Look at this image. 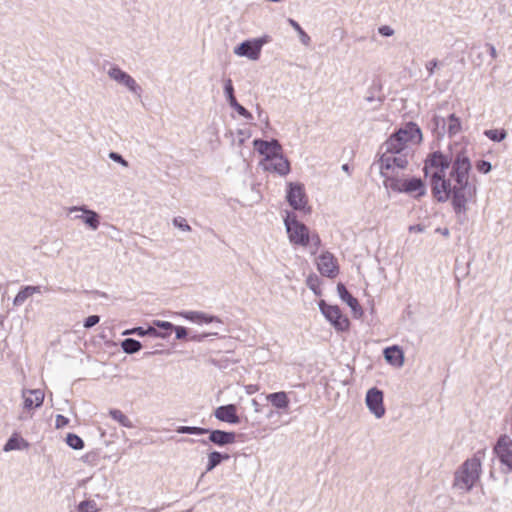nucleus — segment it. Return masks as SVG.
Here are the masks:
<instances>
[{
  "label": "nucleus",
  "instance_id": "f257e3e1",
  "mask_svg": "<svg viewBox=\"0 0 512 512\" xmlns=\"http://www.w3.org/2000/svg\"><path fill=\"white\" fill-rule=\"evenodd\" d=\"M470 161L458 155L451 165V159L441 152L429 154L424 162L425 176L430 179L433 198L440 203L451 198L456 213L466 211L468 201L476 194V188L469 183Z\"/></svg>",
  "mask_w": 512,
  "mask_h": 512
},
{
  "label": "nucleus",
  "instance_id": "f03ea898",
  "mask_svg": "<svg viewBox=\"0 0 512 512\" xmlns=\"http://www.w3.org/2000/svg\"><path fill=\"white\" fill-rule=\"evenodd\" d=\"M422 132L417 124L408 123L392 134L384 143L389 151L402 153L403 151L420 144Z\"/></svg>",
  "mask_w": 512,
  "mask_h": 512
},
{
  "label": "nucleus",
  "instance_id": "7ed1b4c3",
  "mask_svg": "<svg viewBox=\"0 0 512 512\" xmlns=\"http://www.w3.org/2000/svg\"><path fill=\"white\" fill-rule=\"evenodd\" d=\"M285 226L291 243L301 246H310L312 253H316L321 245V240L317 234H309L308 228L296 220L295 216L287 215Z\"/></svg>",
  "mask_w": 512,
  "mask_h": 512
},
{
  "label": "nucleus",
  "instance_id": "20e7f679",
  "mask_svg": "<svg viewBox=\"0 0 512 512\" xmlns=\"http://www.w3.org/2000/svg\"><path fill=\"white\" fill-rule=\"evenodd\" d=\"M484 452H477L471 459L464 462L456 475L455 486L463 490H470L478 480L481 471V459Z\"/></svg>",
  "mask_w": 512,
  "mask_h": 512
},
{
  "label": "nucleus",
  "instance_id": "39448f33",
  "mask_svg": "<svg viewBox=\"0 0 512 512\" xmlns=\"http://www.w3.org/2000/svg\"><path fill=\"white\" fill-rule=\"evenodd\" d=\"M319 308L337 331L346 332L350 329V320L343 314L339 306L326 304L322 300L319 303Z\"/></svg>",
  "mask_w": 512,
  "mask_h": 512
},
{
  "label": "nucleus",
  "instance_id": "423d86ee",
  "mask_svg": "<svg viewBox=\"0 0 512 512\" xmlns=\"http://www.w3.org/2000/svg\"><path fill=\"white\" fill-rule=\"evenodd\" d=\"M390 188L394 191L405 192L420 197L425 194V186L420 178L388 179Z\"/></svg>",
  "mask_w": 512,
  "mask_h": 512
},
{
  "label": "nucleus",
  "instance_id": "0eeeda50",
  "mask_svg": "<svg viewBox=\"0 0 512 512\" xmlns=\"http://www.w3.org/2000/svg\"><path fill=\"white\" fill-rule=\"evenodd\" d=\"M287 201L295 210L302 211L303 213H309L311 210L308 206V200L304 187L300 184H289V189L287 191Z\"/></svg>",
  "mask_w": 512,
  "mask_h": 512
},
{
  "label": "nucleus",
  "instance_id": "6e6552de",
  "mask_svg": "<svg viewBox=\"0 0 512 512\" xmlns=\"http://www.w3.org/2000/svg\"><path fill=\"white\" fill-rule=\"evenodd\" d=\"M494 452L502 464L512 469V440L507 435L498 439Z\"/></svg>",
  "mask_w": 512,
  "mask_h": 512
},
{
  "label": "nucleus",
  "instance_id": "1a4fd4ad",
  "mask_svg": "<svg viewBox=\"0 0 512 512\" xmlns=\"http://www.w3.org/2000/svg\"><path fill=\"white\" fill-rule=\"evenodd\" d=\"M253 145L259 154L263 156L261 162H267L268 159L271 160L278 154L282 153V147L276 140L264 141L257 139L254 140Z\"/></svg>",
  "mask_w": 512,
  "mask_h": 512
},
{
  "label": "nucleus",
  "instance_id": "9d476101",
  "mask_svg": "<svg viewBox=\"0 0 512 512\" xmlns=\"http://www.w3.org/2000/svg\"><path fill=\"white\" fill-rule=\"evenodd\" d=\"M317 268L323 276L327 277H335L339 272L337 260L329 252H325L318 257Z\"/></svg>",
  "mask_w": 512,
  "mask_h": 512
},
{
  "label": "nucleus",
  "instance_id": "9b49d317",
  "mask_svg": "<svg viewBox=\"0 0 512 512\" xmlns=\"http://www.w3.org/2000/svg\"><path fill=\"white\" fill-rule=\"evenodd\" d=\"M366 404L377 418H381L385 414V407L383 404V393L377 388H372L367 392Z\"/></svg>",
  "mask_w": 512,
  "mask_h": 512
},
{
  "label": "nucleus",
  "instance_id": "f8f14e48",
  "mask_svg": "<svg viewBox=\"0 0 512 512\" xmlns=\"http://www.w3.org/2000/svg\"><path fill=\"white\" fill-rule=\"evenodd\" d=\"M263 43L262 40L245 41L235 49V53L239 56H246L249 59L257 60Z\"/></svg>",
  "mask_w": 512,
  "mask_h": 512
},
{
  "label": "nucleus",
  "instance_id": "ddd939ff",
  "mask_svg": "<svg viewBox=\"0 0 512 512\" xmlns=\"http://www.w3.org/2000/svg\"><path fill=\"white\" fill-rule=\"evenodd\" d=\"M337 291L339 297L351 308L354 318H361L363 316V309L358 300L353 297L346 289L343 283H338Z\"/></svg>",
  "mask_w": 512,
  "mask_h": 512
},
{
  "label": "nucleus",
  "instance_id": "4468645a",
  "mask_svg": "<svg viewBox=\"0 0 512 512\" xmlns=\"http://www.w3.org/2000/svg\"><path fill=\"white\" fill-rule=\"evenodd\" d=\"M263 168L267 171L276 172L280 175H286L290 171V164L283 154L280 153L267 162H261Z\"/></svg>",
  "mask_w": 512,
  "mask_h": 512
},
{
  "label": "nucleus",
  "instance_id": "2eb2a0df",
  "mask_svg": "<svg viewBox=\"0 0 512 512\" xmlns=\"http://www.w3.org/2000/svg\"><path fill=\"white\" fill-rule=\"evenodd\" d=\"M214 416L222 422L238 424L240 418L237 414V407L234 404L224 405L216 408Z\"/></svg>",
  "mask_w": 512,
  "mask_h": 512
},
{
  "label": "nucleus",
  "instance_id": "dca6fc26",
  "mask_svg": "<svg viewBox=\"0 0 512 512\" xmlns=\"http://www.w3.org/2000/svg\"><path fill=\"white\" fill-rule=\"evenodd\" d=\"M22 396L26 409L37 408L41 406L44 401V392L40 389L25 390Z\"/></svg>",
  "mask_w": 512,
  "mask_h": 512
},
{
  "label": "nucleus",
  "instance_id": "f3484780",
  "mask_svg": "<svg viewBox=\"0 0 512 512\" xmlns=\"http://www.w3.org/2000/svg\"><path fill=\"white\" fill-rule=\"evenodd\" d=\"M384 357L385 360L393 366L401 367L404 364V353L397 345L387 347L384 350Z\"/></svg>",
  "mask_w": 512,
  "mask_h": 512
},
{
  "label": "nucleus",
  "instance_id": "a211bd4d",
  "mask_svg": "<svg viewBox=\"0 0 512 512\" xmlns=\"http://www.w3.org/2000/svg\"><path fill=\"white\" fill-rule=\"evenodd\" d=\"M209 433V440L219 446L232 444L236 441V434L234 432L213 430Z\"/></svg>",
  "mask_w": 512,
  "mask_h": 512
},
{
  "label": "nucleus",
  "instance_id": "6ab92c4d",
  "mask_svg": "<svg viewBox=\"0 0 512 512\" xmlns=\"http://www.w3.org/2000/svg\"><path fill=\"white\" fill-rule=\"evenodd\" d=\"M395 154L399 152L389 151L385 148V152L382 154L379 160L381 174L385 177L388 176L389 171L395 168Z\"/></svg>",
  "mask_w": 512,
  "mask_h": 512
},
{
  "label": "nucleus",
  "instance_id": "aec40b11",
  "mask_svg": "<svg viewBox=\"0 0 512 512\" xmlns=\"http://www.w3.org/2000/svg\"><path fill=\"white\" fill-rule=\"evenodd\" d=\"M266 400L276 409L286 410L290 404L288 394L285 391L270 393L266 396Z\"/></svg>",
  "mask_w": 512,
  "mask_h": 512
},
{
  "label": "nucleus",
  "instance_id": "412c9836",
  "mask_svg": "<svg viewBox=\"0 0 512 512\" xmlns=\"http://www.w3.org/2000/svg\"><path fill=\"white\" fill-rule=\"evenodd\" d=\"M178 315L195 323H212L214 321H219L215 316H210L196 311L180 312Z\"/></svg>",
  "mask_w": 512,
  "mask_h": 512
},
{
  "label": "nucleus",
  "instance_id": "4be33fe9",
  "mask_svg": "<svg viewBox=\"0 0 512 512\" xmlns=\"http://www.w3.org/2000/svg\"><path fill=\"white\" fill-rule=\"evenodd\" d=\"M109 75L114 80L125 84L129 89L135 90V87H136L135 80L131 76H129L128 74L123 72L121 69L111 68L109 70Z\"/></svg>",
  "mask_w": 512,
  "mask_h": 512
},
{
  "label": "nucleus",
  "instance_id": "5701e85b",
  "mask_svg": "<svg viewBox=\"0 0 512 512\" xmlns=\"http://www.w3.org/2000/svg\"><path fill=\"white\" fill-rule=\"evenodd\" d=\"M29 444L19 434L14 433L4 446V451L21 450L28 448Z\"/></svg>",
  "mask_w": 512,
  "mask_h": 512
},
{
  "label": "nucleus",
  "instance_id": "b1692460",
  "mask_svg": "<svg viewBox=\"0 0 512 512\" xmlns=\"http://www.w3.org/2000/svg\"><path fill=\"white\" fill-rule=\"evenodd\" d=\"M40 286H25L22 288L14 298V305L23 304L27 298L31 297L35 293H40Z\"/></svg>",
  "mask_w": 512,
  "mask_h": 512
},
{
  "label": "nucleus",
  "instance_id": "393cba45",
  "mask_svg": "<svg viewBox=\"0 0 512 512\" xmlns=\"http://www.w3.org/2000/svg\"><path fill=\"white\" fill-rule=\"evenodd\" d=\"M228 458H229V455H227V454L222 455L217 451L211 452L208 455V464H207L206 470L207 471L213 470L217 465L220 464V462L223 459H228Z\"/></svg>",
  "mask_w": 512,
  "mask_h": 512
},
{
  "label": "nucleus",
  "instance_id": "a878e982",
  "mask_svg": "<svg viewBox=\"0 0 512 512\" xmlns=\"http://www.w3.org/2000/svg\"><path fill=\"white\" fill-rule=\"evenodd\" d=\"M110 416L124 427L131 428L133 426L130 419L121 410H110Z\"/></svg>",
  "mask_w": 512,
  "mask_h": 512
},
{
  "label": "nucleus",
  "instance_id": "bb28decb",
  "mask_svg": "<svg viewBox=\"0 0 512 512\" xmlns=\"http://www.w3.org/2000/svg\"><path fill=\"white\" fill-rule=\"evenodd\" d=\"M141 344L139 341L137 340H134V339H131V338H128V339H125L123 342H122V348L123 350L126 352V353H135V352H138L140 349H141Z\"/></svg>",
  "mask_w": 512,
  "mask_h": 512
},
{
  "label": "nucleus",
  "instance_id": "cd10ccee",
  "mask_svg": "<svg viewBox=\"0 0 512 512\" xmlns=\"http://www.w3.org/2000/svg\"><path fill=\"white\" fill-rule=\"evenodd\" d=\"M99 507L94 500H84L77 506L78 512H99Z\"/></svg>",
  "mask_w": 512,
  "mask_h": 512
},
{
  "label": "nucleus",
  "instance_id": "c85d7f7f",
  "mask_svg": "<svg viewBox=\"0 0 512 512\" xmlns=\"http://www.w3.org/2000/svg\"><path fill=\"white\" fill-rule=\"evenodd\" d=\"M81 219L92 229H97L99 225L98 215L93 211H85V214L81 216Z\"/></svg>",
  "mask_w": 512,
  "mask_h": 512
},
{
  "label": "nucleus",
  "instance_id": "c756f323",
  "mask_svg": "<svg viewBox=\"0 0 512 512\" xmlns=\"http://www.w3.org/2000/svg\"><path fill=\"white\" fill-rule=\"evenodd\" d=\"M67 444L76 450L82 449L84 447L83 440L76 434L69 433L66 438Z\"/></svg>",
  "mask_w": 512,
  "mask_h": 512
},
{
  "label": "nucleus",
  "instance_id": "7c9ffc66",
  "mask_svg": "<svg viewBox=\"0 0 512 512\" xmlns=\"http://www.w3.org/2000/svg\"><path fill=\"white\" fill-rule=\"evenodd\" d=\"M485 135L493 140V141H497V142H500L502 140L505 139L506 137V131L503 130V129H491V130H487L485 132Z\"/></svg>",
  "mask_w": 512,
  "mask_h": 512
},
{
  "label": "nucleus",
  "instance_id": "2f4dec72",
  "mask_svg": "<svg viewBox=\"0 0 512 512\" xmlns=\"http://www.w3.org/2000/svg\"><path fill=\"white\" fill-rule=\"evenodd\" d=\"M178 433H187V434H196V435H202L209 432L208 429L200 428V427H188V426H181L177 429Z\"/></svg>",
  "mask_w": 512,
  "mask_h": 512
},
{
  "label": "nucleus",
  "instance_id": "473e14b6",
  "mask_svg": "<svg viewBox=\"0 0 512 512\" xmlns=\"http://www.w3.org/2000/svg\"><path fill=\"white\" fill-rule=\"evenodd\" d=\"M461 130V123L458 117L454 114L449 116L448 131L450 134H456Z\"/></svg>",
  "mask_w": 512,
  "mask_h": 512
},
{
  "label": "nucleus",
  "instance_id": "72a5a7b5",
  "mask_svg": "<svg viewBox=\"0 0 512 512\" xmlns=\"http://www.w3.org/2000/svg\"><path fill=\"white\" fill-rule=\"evenodd\" d=\"M289 24L297 31V33L299 34L302 42L304 44H308L309 41H310V37L307 35V33L301 28V26L299 25L298 22H296L295 20L293 19H289Z\"/></svg>",
  "mask_w": 512,
  "mask_h": 512
},
{
  "label": "nucleus",
  "instance_id": "f704fd0d",
  "mask_svg": "<svg viewBox=\"0 0 512 512\" xmlns=\"http://www.w3.org/2000/svg\"><path fill=\"white\" fill-rule=\"evenodd\" d=\"M225 92L228 97V101H229L230 105H236L237 100L234 96V89H233L232 81L230 79L227 80V82L225 84Z\"/></svg>",
  "mask_w": 512,
  "mask_h": 512
},
{
  "label": "nucleus",
  "instance_id": "c9c22d12",
  "mask_svg": "<svg viewBox=\"0 0 512 512\" xmlns=\"http://www.w3.org/2000/svg\"><path fill=\"white\" fill-rule=\"evenodd\" d=\"M408 165V159L404 154H395V167L404 169Z\"/></svg>",
  "mask_w": 512,
  "mask_h": 512
},
{
  "label": "nucleus",
  "instance_id": "e433bc0d",
  "mask_svg": "<svg viewBox=\"0 0 512 512\" xmlns=\"http://www.w3.org/2000/svg\"><path fill=\"white\" fill-rule=\"evenodd\" d=\"M173 223L176 227L183 231H190L191 227L186 223V220L182 217L174 218Z\"/></svg>",
  "mask_w": 512,
  "mask_h": 512
},
{
  "label": "nucleus",
  "instance_id": "4c0bfd02",
  "mask_svg": "<svg viewBox=\"0 0 512 512\" xmlns=\"http://www.w3.org/2000/svg\"><path fill=\"white\" fill-rule=\"evenodd\" d=\"M68 423H69V419L67 417H65L61 414H58L56 416L55 426L57 429L65 427L66 425H68Z\"/></svg>",
  "mask_w": 512,
  "mask_h": 512
},
{
  "label": "nucleus",
  "instance_id": "58836bf2",
  "mask_svg": "<svg viewBox=\"0 0 512 512\" xmlns=\"http://www.w3.org/2000/svg\"><path fill=\"white\" fill-rule=\"evenodd\" d=\"M317 281L318 280L316 277L315 278L309 277L307 280V284H308L309 288L314 291L315 294H320L321 291L319 290Z\"/></svg>",
  "mask_w": 512,
  "mask_h": 512
},
{
  "label": "nucleus",
  "instance_id": "ea45409f",
  "mask_svg": "<svg viewBox=\"0 0 512 512\" xmlns=\"http://www.w3.org/2000/svg\"><path fill=\"white\" fill-rule=\"evenodd\" d=\"M99 320H100L99 316L91 315V316L86 318L84 326H85V328H91L94 325H96L99 322Z\"/></svg>",
  "mask_w": 512,
  "mask_h": 512
},
{
  "label": "nucleus",
  "instance_id": "a19ab883",
  "mask_svg": "<svg viewBox=\"0 0 512 512\" xmlns=\"http://www.w3.org/2000/svg\"><path fill=\"white\" fill-rule=\"evenodd\" d=\"M154 325L159 328L165 329V330H173L174 329L173 324L170 322H166V321L157 320V321H154Z\"/></svg>",
  "mask_w": 512,
  "mask_h": 512
},
{
  "label": "nucleus",
  "instance_id": "79ce46f5",
  "mask_svg": "<svg viewBox=\"0 0 512 512\" xmlns=\"http://www.w3.org/2000/svg\"><path fill=\"white\" fill-rule=\"evenodd\" d=\"M379 33L383 36H392L394 31L391 27L384 25L379 28Z\"/></svg>",
  "mask_w": 512,
  "mask_h": 512
},
{
  "label": "nucleus",
  "instance_id": "37998d69",
  "mask_svg": "<svg viewBox=\"0 0 512 512\" xmlns=\"http://www.w3.org/2000/svg\"><path fill=\"white\" fill-rule=\"evenodd\" d=\"M174 330L176 332V338L177 339H182V338H184L187 335L186 328H184L182 326L174 327Z\"/></svg>",
  "mask_w": 512,
  "mask_h": 512
},
{
  "label": "nucleus",
  "instance_id": "c03bdc74",
  "mask_svg": "<svg viewBox=\"0 0 512 512\" xmlns=\"http://www.w3.org/2000/svg\"><path fill=\"white\" fill-rule=\"evenodd\" d=\"M231 106L234 107L240 115H242L244 117L250 116L249 112L238 102H236V105H231Z\"/></svg>",
  "mask_w": 512,
  "mask_h": 512
},
{
  "label": "nucleus",
  "instance_id": "a18cd8bd",
  "mask_svg": "<svg viewBox=\"0 0 512 512\" xmlns=\"http://www.w3.org/2000/svg\"><path fill=\"white\" fill-rule=\"evenodd\" d=\"M110 158H111V159H113V160H115V161H117V162H119V163H121V164H122L123 166H125V167H126V166H128L127 161H126V160H124V159H123L119 154H117V153H114V152L110 153Z\"/></svg>",
  "mask_w": 512,
  "mask_h": 512
},
{
  "label": "nucleus",
  "instance_id": "49530a36",
  "mask_svg": "<svg viewBox=\"0 0 512 512\" xmlns=\"http://www.w3.org/2000/svg\"><path fill=\"white\" fill-rule=\"evenodd\" d=\"M135 332L139 335H145V334H156V331L154 328H149L148 331H143L141 327L135 329Z\"/></svg>",
  "mask_w": 512,
  "mask_h": 512
},
{
  "label": "nucleus",
  "instance_id": "de8ad7c7",
  "mask_svg": "<svg viewBox=\"0 0 512 512\" xmlns=\"http://www.w3.org/2000/svg\"><path fill=\"white\" fill-rule=\"evenodd\" d=\"M491 166L488 162H482L481 166L479 167V169L483 172H488L490 170Z\"/></svg>",
  "mask_w": 512,
  "mask_h": 512
},
{
  "label": "nucleus",
  "instance_id": "09e8293b",
  "mask_svg": "<svg viewBox=\"0 0 512 512\" xmlns=\"http://www.w3.org/2000/svg\"><path fill=\"white\" fill-rule=\"evenodd\" d=\"M436 66H437V62L436 61H432V62L429 63L428 70H429L430 74L433 73V70H434V68Z\"/></svg>",
  "mask_w": 512,
  "mask_h": 512
}]
</instances>
